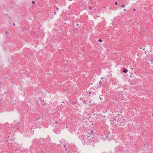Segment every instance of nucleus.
Here are the masks:
<instances>
[{
	"label": "nucleus",
	"mask_w": 153,
	"mask_h": 153,
	"mask_svg": "<svg viewBox=\"0 0 153 153\" xmlns=\"http://www.w3.org/2000/svg\"><path fill=\"white\" fill-rule=\"evenodd\" d=\"M91 94V92H89V93H88L89 94Z\"/></svg>",
	"instance_id": "obj_17"
},
{
	"label": "nucleus",
	"mask_w": 153,
	"mask_h": 153,
	"mask_svg": "<svg viewBox=\"0 0 153 153\" xmlns=\"http://www.w3.org/2000/svg\"><path fill=\"white\" fill-rule=\"evenodd\" d=\"M98 41L100 42H102V41L101 39H99L98 40Z\"/></svg>",
	"instance_id": "obj_7"
},
{
	"label": "nucleus",
	"mask_w": 153,
	"mask_h": 153,
	"mask_svg": "<svg viewBox=\"0 0 153 153\" xmlns=\"http://www.w3.org/2000/svg\"><path fill=\"white\" fill-rule=\"evenodd\" d=\"M76 25L77 26H78L79 25V24H77Z\"/></svg>",
	"instance_id": "obj_18"
},
{
	"label": "nucleus",
	"mask_w": 153,
	"mask_h": 153,
	"mask_svg": "<svg viewBox=\"0 0 153 153\" xmlns=\"http://www.w3.org/2000/svg\"><path fill=\"white\" fill-rule=\"evenodd\" d=\"M8 32H7V31H6V35L7 36V35H8Z\"/></svg>",
	"instance_id": "obj_9"
},
{
	"label": "nucleus",
	"mask_w": 153,
	"mask_h": 153,
	"mask_svg": "<svg viewBox=\"0 0 153 153\" xmlns=\"http://www.w3.org/2000/svg\"><path fill=\"white\" fill-rule=\"evenodd\" d=\"M55 123H57V121H56V122H55Z\"/></svg>",
	"instance_id": "obj_20"
},
{
	"label": "nucleus",
	"mask_w": 153,
	"mask_h": 153,
	"mask_svg": "<svg viewBox=\"0 0 153 153\" xmlns=\"http://www.w3.org/2000/svg\"><path fill=\"white\" fill-rule=\"evenodd\" d=\"M128 70L127 69H126L123 70V72L125 73H126L127 72Z\"/></svg>",
	"instance_id": "obj_4"
},
{
	"label": "nucleus",
	"mask_w": 153,
	"mask_h": 153,
	"mask_svg": "<svg viewBox=\"0 0 153 153\" xmlns=\"http://www.w3.org/2000/svg\"><path fill=\"white\" fill-rule=\"evenodd\" d=\"M102 83V82L101 81H100L99 82V85H100V86H99V87L101 86Z\"/></svg>",
	"instance_id": "obj_5"
},
{
	"label": "nucleus",
	"mask_w": 153,
	"mask_h": 153,
	"mask_svg": "<svg viewBox=\"0 0 153 153\" xmlns=\"http://www.w3.org/2000/svg\"><path fill=\"white\" fill-rule=\"evenodd\" d=\"M117 1H116L115 3V5H117Z\"/></svg>",
	"instance_id": "obj_10"
},
{
	"label": "nucleus",
	"mask_w": 153,
	"mask_h": 153,
	"mask_svg": "<svg viewBox=\"0 0 153 153\" xmlns=\"http://www.w3.org/2000/svg\"><path fill=\"white\" fill-rule=\"evenodd\" d=\"M56 10H58V7L56 8Z\"/></svg>",
	"instance_id": "obj_14"
},
{
	"label": "nucleus",
	"mask_w": 153,
	"mask_h": 153,
	"mask_svg": "<svg viewBox=\"0 0 153 153\" xmlns=\"http://www.w3.org/2000/svg\"><path fill=\"white\" fill-rule=\"evenodd\" d=\"M23 133H25L26 136H25V137H30L31 135V132L30 131H24L23 132Z\"/></svg>",
	"instance_id": "obj_2"
},
{
	"label": "nucleus",
	"mask_w": 153,
	"mask_h": 153,
	"mask_svg": "<svg viewBox=\"0 0 153 153\" xmlns=\"http://www.w3.org/2000/svg\"><path fill=\"white\" fill-rule=\"evenodd\" d=\"M39 139L40 140L39 141L40 142H45L46 140V139L45 138H40Z\"/></svg>",
	"instance_id": "obj_3"
},
{
	"label": "nucleus",
	"mask_w": 153,
	"mask_h": 153,
	"mask_svg": "<svg viewBox=\"0 0 153 153\" xmlns=\"http://www.w3.org/2000/svg\"><path fill=\"white\" fill-rule=\"evenodd\" d=\"M105 139H108V135H106Z\"/></svg>",
	"instance_id": "obj_6"
},
{
	"label": "nucleus",
	"mask_w": 153,
	"mask_h": 153,
	"mask_svg": "<svg viewBox=\"0 0 153 153\" xmlns=\"http://www.w3.org/2000/svg\"><path fill=\"white\" fill-rule=\"evenodd\" d=\"M133 10L134 11L135 10V8Z\"/></svg>",
	"instance_id": "obj_19"
},
{
	"label": "nucleus",
	"mask_w": 153,
	"mask_h": 153,
	"mask_svg": "<svg viewBox=\"0 0 153 153\" xmlns=\"http://www.w3.org/2000/svg\"><path fill=\"white\" fill-rule=\"evenodd\" d=\"M13 25H15V24L14 23H13Z\"/></svg>",
	"instance_id": "obj_16"
},
{
	"label": "nucleus",
	"mask_w": 153,
	"mask_h": 153,
	"mask_svg": "<svg viewBox=\"0 0 153 153\" xmlns=\"http://www.w3.org/2000/svg\"><path fill=\"white\" fill-rule=\"evenodd\" d=\"M124 11H126V9H124V10H123Z\"/></svg>",
	"instance_id": "obj_21"
},
{
	"label": "nucleus",
	"mask_w": 153,
	"mask_h": 153,
	"mask_svg": "<svg viewBox=\"0 0 153 153\" xmlns=\"http://www.w3.org/2000/svg\"><path fill=\"white\" fill-rule=\"evenodd\" d=\"M121 7H125V5L124 4H123L122 5Z\"/></svg>",
	"instance_id": "obj_8"
},
{
	"label": "nucleus",
	"mask_w": 153,
	"mask_h": 153,
	"mask_svg": "<svg viewBox=\"0 0 153 153\" xmlns=\"http://www.w3.org/2000/svg\"><path fill=\"white\" fill-rule=\"evenodd\" d=\"M94 133L93 132V130H92L90 133H88L87 134L83 135L82 138L85 142L84 144L85 145V143L88 144L94 142Z\"/></svg>",
	"instance_id": "obj_1"
},
{
	"label": "nucleus",
	"mask_w": 153,
	"mask_h": 153,
	"mask_svg": "<svg viewBox=\"0 0 153 153\" xmlns=\"http://www.w3.org/2000/svg\"><path fill=\"white\" fill-rule=\"evenodd\" d=\"M103 79V77H102V78H101V79Z\"/></svg>",
	"instance_id": "obj_22"
},
{
	"label": "nucleus",
	"mask_w": 153,
	"mask_h": 153,
	"mask_svg": "<svg viewBox=\"0 0 153 153\" xmlns=\"http://www.w3.org/2000/svg\"><path fill=\"white\" fill-rule=\"evenodd\" d=\"M65 146H66V145H64V147H65Z\"/></svg>",
	"instance_id": "obj_15"
},
{
	"label": "nucleus",
	"mask_w": 153,
	"mask_h": 153,
	"mask_svg": "<svg viewBox=\"0 0 153 153\" xmlns=\"http://www.w3.org/2000/svg\"><path fill=\"white\" fill-rule=\"evenodd\" d=\"M69 1H72V0H68Z\"/></svg>",
	"instance_id": "obj_23"
},
{
	"label": "nucleus",
	"mask_w": 153,
	"mask_h": 153,
	"mask_svg": "<svg viewBox=\"0 0 153 153\" xmlns=\"http://www.w3.org/2000/svg\"><path fill=\"white\" fill-rule=\"evenodd\" d=\"M120 112L121 113H122V110H120Z\"/></svg>",
	"instance_id": "obj_13"
},
{
	"label": "nucleus",
	"mask_w": 153,
	"mask_h": 153,
	"mask_svg": "<svg viewBox=\"0 0 153 153\" xmlns=\"http://www.w3.org/2000/svg\"><path fill=\"white\" fill-rule=\"evenodd\" d=\"M143 50H144V49H143Z\"/></svg>",
	"instance_id": "obj_25"
},
{
	"label": "nucleus",
	"mask_w": 153,
	"mask_h": 153,
	"mask_svg": "<svg viewBox=\"0 0 153 153\" xmlns=\"http://www.w3.org/2000/svg\"><path fill=\"white\" fill-rule=\"evenodd\" d=\"M94 115H95V114H95V113H94Z\"/></svg>",
	"instance_id": "obj_24"
},
{
	"label": "nucleus",
	"mask_w": 153,
	"mask_h": 153,
	"mask_svg": "<svg viewBox=\"0 0 153 153\" xmlns=\"http://www.w3.org/2000/svg\"><path fill=\"white\" fill-rule=\"evenodd\" d=\"M35 3V1H32V4H34V3Z\"/></svg>",
	"instance_id": "obj_11"
},
{
	"label": "nucleus",
	"mask_w": 153,
	"mask_h": 153,
	"mask_svg": "<svg viewBox=\"0 0 153 153\" xmlns=\"http://www.w3.org/2000/svg\"><path fill=\"white\" fill-rule=\"evenodd\" d=\"M100 100H101V98H100Z\"/></svg>",
	"instance_id": "obj_26"
},
{
	"label": "nucleus",
	"mask_w": 153,
	"mask_h": 153,
	"mask_svg": "<svg viewBox=\"0 0 153 153\" xmlns=\"http://www.w3.org/2000/svg\"><path fill=\"white\" fill-rule=\"evenodd\" d=\"M54 15H56V12H54Z\"/></svg>",
	"instance_id": "obj_12"
}]
</instances>
